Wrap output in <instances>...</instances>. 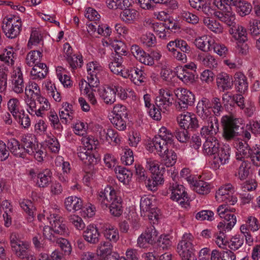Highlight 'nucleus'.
I'll return each mask as SVG.
<instances>
[{
  "instance_id": "38",
  "label": "nucleus",
  "mask_w": 260,
  "mask_h": 260,
  "mask_svg": "<svg viewBox=\"0 0 260 260\" xmlns=\"http://www.w3.org/2000/svg\"><path fill=\"white\" fill-rule=\"evenodd\" d=\"M22 248V249L16 254L19 258L22 260H36L34 255L29 249L28 245Z\"/></svg>"
},
{
  "instance_id": "64",
  "label": "nucleus",
  "mask_w": 260,
  "mask_h": 260,
  "mask_svg": "<svg viewBox=\"0 0 260 260\" xmlns=\"http://www.w3.org/2000/svg\"><path fill=\"white\" fill-rule=\"evenodd\" d=\"M197 113L203 118H207L210 114L209 110L200 101L198 102L197 106Z\"/></svg>"
},
{
  "instance_id": "63",
  "label": "nucleus",
  "mask_w": 260,
  "mask_h": 260,
  "mask_svg": "<svg viewBox=\"0 0 260 260\" xmlns=\"http://www.w3.org/2000/svg\"><path fill=\"white\" fill-rule=\"evenodd\" d=\"M249 30L251 35L253 37L259 35L260 34V21L254 20L252 24L250 22Z\"/></svg>"
},
{
  "instance_id": "48",
  "label": "nucleus",
  "mask_w": 260,
  "mask_h": 260,
  "mask_svg": "<svg viewBox=\"0 0 260 260\" xmlns=\"http://www.w3.org/2000/svg\"><path fill=\"white\" fill-rule=\"evenodd\" d=\"M90 68L87 69V71L88 72V74L89 76H88V82H86V84L88 85L89 87H99V80L98 79L95 74H93V71L91 73Z\"/></svg>"
},
{
  "instance_id": "59",
  "label": "nucleus",
  "mask_w": 260,
  "mask_h": 260,
  "mask_svg": "<svg viewBox=\"0 0 260 260\" xmlns=\"http://www.w3.org/2000/svg\"><path fill=\"white\" fill-rule=\"evenodd\" d=\"M165 154V165L167 167H170L173 166L177 159L176 154L174 151H171V153L168 150V152Z\"/></svg>"
},
{
  "instance_id": "12",
  "label": "nucleus",
  "mask_w": 260,
  "mask_h": 260,
  "mask_svg": "<svg viewBox=\"0 0 260 260\" xmlns=\"http://www.w3.org/2000/svg\"><path fill=\"white\" fill-rule=\"evenodd\" d=\"M228 205H222L219 206L217 211L221 218L223 217L227 222H229L227 223L226 229L231 230L236 223V218L234 214L228 213Z\"/></svg>"
},
{
  "instance_id": "32",
  "label": "nucleus",
  "mask_w": 260,
  "mask_h": 260,
  "mask_svg": "<svg viewBox=\"0 0 260 260\" xmlns=\"http://www.w3.org/2000/svg\"><path fill=\"white\" fill-rule=\"evenodd\" d=\"M211 41L205 40L203 38H199L195 40L196 46L202 51L207 52L211 49L212 47Z\"/></svg>"
},
{
  "instance_id": "51",
  "label": "nucleus",
  "mask_w": 260,
  "mask_h": 260,
  "mask_svg": "<svg viewBox=\"0 0 260 260\" xmlns=\"http://www.w3.org/2000/svg\"><path fill=\"white\" fill-rule=\"evenodd\" d=\"M52 229L54 233L62 234L66 232V225L61 224L59 220L57 219L53 220V223L50 221Z\"/></svg>"
},
{
  "instance_id": "45",
  "label": "nucleus",
  "mask_w": 260,
  "mask_h": 260,
  "mask_svg": "<svg viewBox=\"0 0 260 260\" xmlns=\"http://www.w3.org/2000/svg\"><path fill=\"white\" fill-rule=\"evenodd\" d=\"M104 133L105 134L106 140L109 142H114L117 144L120 142V139L118 138V134L114 131V129L109 128L107 132L104 131Z\"/></svg>"
},
{
  "instance_id": "36",
  "label": "nucleus",
  "mask_w": 260,
  "mask_h": 260,
  "mask_svg": "<svg viewBox=\"0 0 260 260\" xmlns=\"http://www.w3.org/2000/svg\"><path fill=\"white\" fill-rule=\"evenodd\" d=\"M114 117L127 118V112L126 107L122 105H116L113 108Z\"/></svg>"
},
{
  "instance_id": "22",
  "label": "nucleus",
  "mask_w": 260,
  "mask_h": 260,
  "mask_svg": "<svg viewBox=\"0 0 260 260\" xmlns=\"http://www.w3.org/2000/svg\"><path fill=\"white\" fill-rule=\"evenodd\" d=\"M36 138L35 136L31 135H26L23 136L21 138V142L23 143V146H26V153L31 154L36 150Z\"/></svg>"
},
{
  "instance_id": "7",
  "label": "nucleus",
  "mask_w": 260,
  "mask_h": 260,
  "mask_svg": "<svg viewBox=\"0 0 260 260\" xmlns=\"http://www.w3.org/2000/svg\"><path fill=\"white\" fill-rule=\"evenodd\" d=\"M178 102L176 108L179 111H185L189 106H192L195 101L194 95L186 89H182L180 93L176 94Z\"/></svg>"
},
{
  "instance_id": "17",
  "label": "nucleus",
  "mask_w": 260,
  "mask_h": 260,
  "mask_svg": "<svg viewBox=\"0 0 260 260\" xmlns=\"http://www.w3.org/2000/svg\"><path fill=\"white\" fill-rule=\"evenodd\" d=\"M231 76L225 73H221L217 76L216 83L219 89L222 91L226 90L231 88L233 85Z\"/></svg>"
},
{
  "instance_id": "57",
  "label": "nucleus",
  "mask_w": 260,
  "mask_h": 260,
  "mask_svg": "<svg viewBox=\"0 0 260 260\" xmlns=\"http://www.w3.org/2000/svg\"><path fill=\"white\" fill-rule=\"evenodd\" d=\"M232 33L238 35V38L240 40H242V38L247 39L246 29L240 25H233V27H231Z\"/></svg>"
},
{
  "instance_id": "62",
  "label": "nucleus",
  "mask_w": 260,
  "mask_h": 260,
  "mask_svg": "<svg viewBox=\"0 0 260 260\" xmlns=\"http://www.w3.org/2000/svg\"><path fill=\"white\" fill-rule=\"evenodd\" d=\"M231 244L229 247L232 250H236L243 245V241L240 239V235H236L233 237L231 239Z\"/></svg>"
},
{
  "instance_id": "52",
  "label": "nucleus",
  "mask_w": 260,
  "mask_h": 260,
  "mask_svg": "<svg viewBox=\"0 0 260 260\" xmlns=\"http://www.w3.org/2000/svg\"><path fill=\"white\" fill-rule=\"evenodd\" d=\"M35 95L37 96L36 100L37 102L40 105H42L40 107L41 109L48 110L50 106V104L46 99L41 96L40 89H38V92H36Z\"/></svg>"
},
{
  "instance_id": "1",
  "label": "nucleus",
  "mask_w": 260,
  "mask_h": 260,
  "mask_svg": "<svg viewBox=\"0 0 260 260\" xmlns=\"http://www.w3.org/2000/svg\"><path fill=\"white\" fill-rule=\"evenodd\" d=\"M204 152L209 155H214L215 162L221 165L226 163L230 157V149L220 146L215 137L209 136L203 144Z\"/></svg>"
},
{
  "instance_id": "24",
  "label": "nucleus",
  "mask_w": 260,
  "mask_h": 260,
  "mask_svg": "<svg viewBox=\"0 0 260 260\" xmlns=\"http://www.w3.org/2000/svg\"><path fill=\"white\" fill-rule=\"evenodd\" d=\"M146 74L141 69L134 68L131 70V80L136 85H140L145 82Z\"/></svg>"
},
{
  "instance_id": "26",
  "label": "nucleus",
  "mask_w": 260,
  "mask_h": 260,
  "mask_svg": "<svg viewBox=\"0 0 260 260\" xmlns=\"http://www.w3.org/2000/svg\"><path fill=\"white\" fill-rule=\"evenodd\" d=\"M42 50L30 51L26 57V63L29 67H32L34 64L39 63L42 57Z\"/></svg>"
},
{
  "instance_id": "33",
  "label": "nucleus",
  "mask_w": 260,
  "mask_h": 260,
  "mask_svg": "<svg viewBox=\"0 0 260 260\" xmlns=\"http://www.w3.org/2000/svg\"><path fill=\"white\" fill-rule=\"evenodd\" d=\"M21 207L27 213L31 218L34 217V210L35 208L32 205V203L28 200H23L20 202Z\"/></svg>"
},
{
  "instance_id": "46",
  "label": "nucleus",
  "mask_w": 260,
  "mask_h": 260,
  "mask_svg": "<svg viewBox=\"0 0 260 260\" xmlns=\"http://www.w3.org/2000/svg\"><path fill=\"white\" fill-rule=\"evenodd\" d=\"M125 118H119L118 117H113L110 119L111 123L113 124L115 127L119 131H123L126 128V122Z\"/></svg>"
},
{
  "instance_id": "19",
  "label": "nucleus",
  "mask_w": 260,
  "mask_h": 260,
  "mask_svg": "<svg viewBox=\"0 0 260 260\" xmlns=\"http://www.w3.org/2000/svg\"><path fill=\"white\" fill-rule=\"evenodd\" d=\"M64 205L68 211L75 212L82 209V202L80 198L70 196L66 199Z\"/></svg>"
},
{
  "instance_id": "10",
  "label": "nucleus",
  "mask_w": 260,
  "mask_h": 260,
  "mask_svg": "<svg viewBox=\"0 0 260 260\" xmlns=\"http://www.w3.org/2000/svg\"><path fill=\"white\" fill-rule=\"evenodd\" d=\"M77 154L80 159L87 165L95 164L99 160V155L88 150L84 146H79L77 149Z\"/></svg>"
},
{
  "instance_id": "4",
  "label": "nucleus",
  "mask_w": 260,
  "mask_h": 260,
  "mask_svg": "<svg viewBox=\"0 0 260 260\" xmlns=\"http://www.w3.org/2000/svg\"><path fill=\"white\" fill-rule=\"evenodd\" d=\"M177 121L181 128L189 132H193L200 127L198 119L194 114L188 112L180 114Z\"/></svg>"
},
{
  "instance_id": "6",
  "label": "nucleus",
  "mask_w": 260,
  "mask_h": 260,
  "mask_svg": "<svg viewBox=\"0 0 260 260\" xmlns=\"http://www.w3.org/2000/svg\"><path fill=\"white\" fill-rule=\"evenodd\" d=\"M236 119L225 116L221 119V124L223 127V136L226 140H230L233 139L236 136L239 125L237 124Z\"/></svg>"
},
{
  "instance_id": "37",
  "label": "nucleus",
  "mask_w": 260,
  "mask_h": 260,
  "mask_svg": "<svg viewBox=\"0 0 260 260\" xmlns=\"http://www.w3.org/2000/svg\"><path fill=\"white\" fill-rule=\"evenodd\" d=\"M29 174L31 178L37 177L38 179H44L52 177V172L50 170L47 169L40 172H36L34 170L32 169L30 170Z\"/></svg>"
},
{
  "instance_id": "8",
  "label": "nucleus",
  "mask_w": 260,
  "mask_h": 260,
  "mask_svg": "<svg viewBox=\"0 0 260 260\" xmlns=\"http://www.w3.org/2000/svg\"><path fill=\"white\" fill-rule=\"evenodd\" d=\"M158 237V232L154 227L151 225L147 228L145 232L139 237L137 244L140 247H144L145 243L151 245L155 244Z\"/></svg>"
},
{
  "instance_id": "34",
  "label": "nucleus",
  "mask_w": 260,
  "mask_h": 260,
  "mask_svg": "<svg viewBox=\"0 0 260 260\" xmlns=\"http://www.w3.org/2000/svg\"><path fill=\"white\" fill-rule=\"evenodd\" d=\"M116 191L111 186H107L103 191H101L98 197V199L99 201L105 200L106 198L110 197H116Z\"/></svg>"
},
{
  "instance_id": "28",
  "label": "nucleus",
  "mask_w": 260,
  "mask_h": 260,
  "mask_svg": "<svg viewBox=\"0 0 260 260\" xmlns=\"http://www.w3.org/2000/svg\"><path fill=\"white\" fill-rule=\"evenodd\" d=\"M184 189V186L182 185H179L177 183H170L169 189L172 191L171 199L173 200H176L177 202L181 200L182 196V192Z\"/></svg>"
},
{
  "instance_id": "25",
  "label": "nucleus",
  "mask_w": 260,
  "mask_h": 260,
  "mask_svg": "<svg viewBox=\"0 0 260 260\" xmlns=\"http://www.w3.org/2000/svg\"><path fill=\"white\" fill-rule=\"evenodd\" d=\"M47 73L48 69L46 64L39 62L35 64L32 71L30 72V74L41 79L45 78Z\"/></svg>"
},
{
  "instance_id": "15",
  "label": "nucleus",
  "mask_w": 260,
  "mask_h": 260,
  "mask_svg": "<svg viewBox=\"0 0 260 260\" xmlns=\"http://www.w3.org/2000/svg\"><path fill=\"white\" fill-rule=\"evenodd\" d=\"M84 239L91 244H96L99 242V233L96 227L93 225H89L83 232Z\"/></svg>"
},
{
  "instance_id": "53",
  "label": "nucleus",
  "mask_w": 260,
  "mask_h": 260,
  "mask_svg": "<svg viewBox=\"0 0 260 260\" xmlns=\"http://www.w3.org/2000/svg\"><path fill=\"white\" fill-rule=\"evenodd\" d=\"M154 5L156 4H162L166 7L174 10L178 8V3L176 0H151Z\"/></svg>"
},
{
  "instance_id": "13",
  "label": "nucleus",
  "mask_w": 260,
  "mask_h": 260,
  "mask_svg": "<svg viewBox=\"0 0 260 260\" xmlns=\"http://www.w3.org/2000/svg\"><path fill=\"white\" fill-rule=\"evenodd\" d=\"M237 146L239 153L236 154V159L239 160H242L244 158H249L252 156L251 155L254 151V149L251 148L247 142L244 140L238 141Z\"/></svg>"
},
{
  "instance_id": "39",
  "label": "nucleus",
  "mask_w": 260,
  "mask_h": 260,
  "mask_svg": "<svg viewBox=\"0 0 260 260\" xmlns=\"http://www.w3.org/2000/svg\"><path fill=\"white\" fill-rule=\"evenodd\" d=\"M109 68L113 73L116 75L119 74L123 69L122 66L121 58H117V59H115L114 61H111L109 64Z\"/></svg>"
},
{
  "instance_id": "40",
  "label": "nucleus",
  "mask_w": 260,
  "mask_h": 260,
  "mask_svg": "<svg viewBox=\"0 0 260 260\" xmlns=\"http://www.w3.org/2000/svg\"><path fill=\"white\" fill-rule=\"evenodd\" d=\"M112 47L114 48L115 55L120 56V55H126L127 51L125 44L121 41H116L112 44Z\"/></svg>"
},
{
  "instance_id": "54",
  "label": "nucleus",
  "mask_w": 260,
  "mask_h": 260,
  "mask_svg": "<svg viewBox=\"0 0 260 260\" xmlns=\"http://www.w3.org/2000/svg\"><path fill=\"white\" fill-rule=\"evenodd\" d=\"M141 40L143 43L148 47H151L155 45L156 39L152 34L149 33L143 36Z\"/></svg>"
},
{
  "instance_id": "50",
  "label": "nucleus",
  "mask_w": 260,
  "mask_h": 260,
  "mask_svg": "<svg viewBox=\"0 0 260 260\" xmlns=\"http://www.w3.org/2000/svg\"><path fill=\"white\" fill-rule=\"evenodd\" d=\"M19 101L16 99H11L8 103V109L15 118L17 117V114L19 112Z\"/></svg>"
},
{
  "instance_id": "5",
  "label": "nucleus",
  "mask_w": 260,
  "mask_h": 260,
  "mask_svg": "<svg viewBox=\"0 0 260 260\" xmlns=\"http://www.w3.org/2000/svg\"><path fill=\"white\" fill-rule=\"evenodd\" d=\"M101 205L103 208H109L110 212L114 216H120L122 212L123 209L122 207V201L120 197L117 195L116 197H110L106 198L105 200L100 201Z\"/></svg>"
},
{
  "instance_id": "61",
  "label": "nucleus",
  "mask_w": 260,
  "mask_h": 260,
  "mask_svg": "<svg viewBox=\"0 0 260 260\" xmlns=\"http://www.w3.org/2000/svg\"><path fill=\"white\" fill-rule=\"evenodd\" d=\"M49 119L53 124L54 128L60 131L62 129V126L59 122V120L57 114L54 112L51 111L49 116Z\"/></svg>"
},
{
  "instance_id": "56",
  "label": "nucleus",
  "mask_w": 260,
  "mask_h": 260,
  "mask_svg": "<svg viewBox=\"0 0 260 260\" xmlns=\"http://www.w3.org/2000/svg\"><path fill=\"white\" fill-rule=\"evenodd\" d=\"M246 40L247 39L242 38L237 43L236 46L238 52L242 55H246L249 52V46L245 43Z\"/></svg>"
},
{
  "instance_id": "41",
  "label": "nucleus",
  "mask_w": 260,
  "mask_h": 260,
  "mask_svg": "<svg viewBox=\"0 0 260 260\" xmlns=\"http://www.w3.org/2000/svg\"><path fill=\"white\" fill-rule=\"evenodd\" d=\"M155 244H157V246L162 248V249H167L168 247L171 246V241L168 235H161L158 237Z\"/></svg>"
},
{
  "instance_id": "29",
  "label": "nucleus",
  "mask_w": 260,
  "mask_h": 260,
  "mask_svg": "<svg viewBox=\"0 0 260 260\" xmlns=\"http://www.w3.org/2000/svg\"><path fill=\"white\" fill-rule=\"evenodd\" d=\"M10 243L12 249L15 252L16 254L22 248L26 246L27 245L23 243V242L18 240L15 234H12L10 236Z\"/></svg>"
},
{
  "instance_id": "20",
  "label": "nucleus",
  "mask_w": 260,
  "mask_h": 260,
  "mask_svg": "<svg viewBox=\"0 0 260 260\" xmlns=\"http://www.w3.org/2000/svg\"><path fill=\"white\" fill-rule=\"evenodd\" d=\"M98 92L106 104H111L115 101L116 91L114 89L111 87L104 89L98 88Z\"/></svg>"
},
{
  "instance_id": "43",
  "label": "nucleus",
  "mask_w": 260,
  "mask_h": 260,
  "mask_svg": "<svg viewBox=\"0 0 260 260\" xmlns=\"http://www.w3.org/2000/svg\"><path fill=\"white\" fill-rule=\"evenodd\" d=\"M218 122L217 118L213 115L209 117L208 127L211 135L216 134L218 130Z\"/></svg>"
},
{
  "instance_id": "42",
  "label": "nucleus",
  "mask_w": 260,
  "mask_h": 260,
  "mask_svg": "<svg viewBox=\"0 0 260 260\" xmlns=\"http://www.w3.org/2000/svg\"><path fill=\"white\" fill-rule=\"evenodd\" d=\"M42 40V37L41 36V34L37 31H32L28 43V47L31 49L32 45H37Z\"/></svg>"
},
{
  "instance_id": "11",
  "label": "nucleus",
  "mask_w": 260,
  "mask_h": 260,
  "mask_svg": "<svg viewBox=\"0 0 260 260\" xmlns=\"http://www.w3.org/2000/svg\"><path fill=\"white\" fill-rule=\"evenodd\" d=\"M148 150L153 152L154 150H156L158 154L163 157L165 154L168 152L170 146L164 141L161 136H156L152 139V142L147 145Z\"/></svg>"
},
{
  "instance_id": "3",
  "label": "nucleus",
  "mask_w": 260,
  "mask_h": 260,
  "mask_svg": "<svg viewBox=\"0 0 260 260\" xmlns=\"http://www.w3.org/2000/svg\"><path fill=\"white\" fill-rule=\"evenodd\" d=\"M193 236L190 233H185L182 237V240L177 245V252L181 258L186 257H190L194 254V248L192 244Z\"/></svg>"
},
{
  "instance_id": "44",
  "label": "nucleus",
  "mask_w": 260,
  "mask_h": 260,
  "mask_svg": "<svg viewBox=\"0 0 260 260\" xmlns=\"http://www.w3.org/2000/svg\"><path fill=\"white\" fill-rule=\"evenodd\" d=\"M70 223L74 225L77 230H82L85 227V224L81 217L75 215H72L69 217Z\"/></svg>"
},
{
  "instance_id": "2",
  "label": "nucleus",
  "mask_w": 260,
  "mask_h": 260,
  "mask_svg": "<svg viewBox=\"0 0 260 260\" xmlns=\"http://www.w3.org/2000/svg\"><path fill=\"white\" fill-rule=\"evenodd\" d=\"M21 27L20 19H17L16 16L5 17L3 21L2 29L7 37L13 39L19 35Z\"/></svg>"
},
{
  "instance_id": "35",
  "label": "nucleus",
  "mask_w": 260,
  "mask_h": 260,
  "mask_svg": "<svg viewBox=\"0 0 260 260\" xmlns=\"http://www.w3.org/2000/svg\"><path fill=\"white\" fill-rule=\"evenodd\" d=\"M197 59L204 65L209 67H214L213 63L215 62V59L212 56L204 53L199 54Z\"/></svg>"
},
{
  "instance_id": "16",
  "label": "nucleus",
  "mask_w": 260,
  "mask_h": 260,
  "mask_svg": "<svg viewBox=\"0 0 260 260\" xmlns=\"http://www.w3.org/2000/svg\"><path fill=\"white\" fill-rule=\"evenodd\" d=\"M175 74L177 77L186 84L193 83L195 80V75L191 72L188 71L182 66L177 67Z\"/></svg>"
},
{
  "instance_id": "30",
  "label": "nucleus",
  "mask_w": 260,
  "mask_h": 260,
  "mask_svg": "<svg viewBox=\"0 0 260 260\" xmlns=\"http://www.w3.org/2000/svg\"><path fill=\"white\" fill-rule=\"evenodd\" d=\"M137 12L134 9H126L123 10L120 14L121 19L126 23H130L136 18Z\"/></svg>"
},
{
  "instance_id": "18",
  "label": "nucleus",
  "mask_w": 260,
  "mask_h": 260,
  "mask_svg": "<svg viewBox=\"0 0 260 260\" xmlns=\"http://www.w3.org/2000/svg\"><path fill=\"white\" fill-rule=\"evenodd\" d=\"M192 185L193 189L199 194H208L210 191V184L204 180H187Z\"/></svg>"
},
{
  "instance_id": "23",
  "label": "nucleus",
  "mask_w": 260,
  "mask_h": 260,
  "mask_svg": "<svg viewBox=\"0 0 260 260\" xmlns=\"http://www.w3.org/2000/svg\"><path fill=\"white\" fill-rule=\"evenodd\" d=\"M246 78L242 73H237L235 75L234 83L237 90L240 93L244 92L248 87Z\"/></svg>"
},
{
  "instance_id": "21",
  "label": "nucleus",
  "mask_w": 260,
  "mask_h": 260,
  "mask_svg": "<svg viewBox=\"0 0 260 260\" xmlns=\"http://www.w3.org/2000/svg\"><path fill=\"white\" fill-rule=\"evenodd\" d=\"M102 232L104 237L114 243L116 242L119 238V234L117 229H115L114 226L106 224L102 228Z\"/></svg>"
},
{
  "instance_id": "47",
  "label": "nucleus",
  "mask_w": 260,
  "mask_h": 260,
  "mask_svg": "<svg viewBox=\"0 0 260 260\" xmlns=\"http://www.w3.org/2000/svg\"><path fill=\"white\" fill-rule=\"evenodd\" d=\"M59 247L66 255H69L72 252V247L69 242L66 239L62 238L57 241Z\"/></svg>"
},
{
  "instance_id": "27",
  "label": "nucleus",
  "mask_w": 260,
  "mask_h": 260,
  "mask_svg": "<svg viewBox=\"0 0 260 260\" xmlns=\"http://www.w3.org/2000/svg\"><path fill=\"white\" fill-rule=\"evenodd\" d=\"M112 248L113 246L110 241L102 242L98 248L97 254L100 256V259L105 256H108V255L114 252L112 251Z\"/></svg>"
},
{
  "instance_id": "60",
  "label": "nucleus",
  "mask_w": 260,
  "mask_h": 260,
  "mask_svg": "<svg viewBox=\"0 0 260 260\" xmlns=\"http://www.w3.org/2000/svg\"><path fill=\"white\" fill-rule=\"evenodd\" d=\"M153 30L158 32L160 38L165 39L166 37L165 32V23H154L153 24Z\"/></svg>"
},
{
  "instance_id": "14",
  "label": "nucleus",
  "mask_w": 260,
  "mask_h": 260,
  "mask_svg": "<svg viewBox=\"0 0 260 260\" xmlns=\"http://www.w3.org/2000/svg\"><path fill=\"white\" fill-rule=\"evenodd\" d=\"M8 148L16 156L24 158L25 156V148L14 138L11 139L8 143Z\"/></svg>"
},
{
  "instance_id": "58",
  "label": "nucleus",
  "mask_w": 260,
  "mask_h": 260,
  "mask_svg": "<svg viewBox=\"0 0 260 260\" xmlns=\"http://www.w3.org/2000/svg\"><path fill=\"white\" fill-rule=\"evenodd\" d=\"M181 16L186 21L192 24H197L199 22V17L189 12L184 11L182 13Z\"/></svg>"
},
{
  "instance_id": "55",
  "label": "nucleus",
  "mask_w": 260,
  "mask_h": 260,
  "mask_svg": "<svg viewBox=\"0 0 260 260\" xmlns=\"http://www.w3.org/2000/svg\"><path fill=\"white\" fill-rule=\"evenodd\" d=\"M175 135L177 140L182 143L186 142L190 138L189 132L184 129L182 131L176 130Z\"/></svg>"
},
{
  "instance_id": "9",
  "label": "nucleus",
  "mask_w": 260,
  "mask_h": 260,
  "mask_svg": "<svg viewBox=\"0 0 260 260\" xmlns=\"http://www.w3.org/2000/svg\"><path fill=\"white\" fill-rule=\"evenodd\" d=\"M226 4L233 7L236 11L241 16H245L251 12L252 5L245 0H224Z\"/></svg>"
},
{
  "instance_id": "49",
  "label": "nucleus",
  "mask_w": 260,
  "mask_h": 260,
  "mask_svg": "<svg viewBox=\"0 0 260 260\" xmlns=\"http://www.w3.org/2000/svg\"><path fill=\"white\" fill-rule=\"evenodd\" d=\"M213 215L214 213L210 210H202L197 214L196 217L201 221L206 219L212 221L213 219Z\"/></svg>"
},
{
  "instance_id": "31",
  "label": "nucleus",
  "mask_w": 260,
  "mask_h": 260,
  "mask_svg": "<svg viewBox=\"0 0 260 260\" xmlns=\"http://www.w3.org/2000/svg\"><path fill=\"white\" fill-rule=\"evenodd\" d=\"M67 61L70 65V67L75 69L79 67L81 68L83 64V60L82 55H70L67 58Z\"/></svg>"
}]
</instances>
